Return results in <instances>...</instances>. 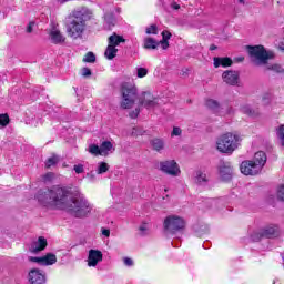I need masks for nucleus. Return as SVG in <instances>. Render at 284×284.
<instances>
[{
  "instance_id": "1",
  "label": "nucleus",
  "mask_w": 284,
  "mask_h": 284,
  "mask_svg": "<svg viewBox=\"0 0 284 284\" xmlns=\"http://www.w3.org/2000/svg\"><path fill=\"white\" fill-rule=\"evenodd\" d=\"M37 201L44 207L68 210L75 219H84L92 212V204L81 193L72 194L68 187L54 185L51 189H40Z\"/></svg>"
},
{
  "instance_id": "2",
  "label": "nucleus",
  "mask_w": 284,
  "mask_h": 284,
  "mask_svg": "<svg viewBox=\"0 0 284 284\" xmlns=\"http://www.w3.org/2000/svg\"><path fill=\"white\" fill-rule=\"evenodd\" d=\"M241 136L234 133H226L217 139L216 145L219 152H223L224 154H232V152L239 148Z\"/></svg>"
},
{
  "instance_id": "3",
  "label": "nucleus",
  "mask_w": 284,
  "mask_h": 284,
  "mask_svg": "<svg viewBox=\"0 0 284 284\" xmlns=\"http://www.w3.org/2000/svg\"><path fill=\"white\" fill-rule=\"evenodd\" d=\"M247 52L251 57V61L255 65H265L270 59L274 58V53L267 52L263 45H248Z\"/></svg>"
},
{
  "instance_id": "4",
  "label": "nucleus",
  "mask_w": 284,
  "mask_h": 284,
  "mask_svg": "<svg viewBox=\"0 0 284 284\" xmlns=\"http://www.w3.org/2000/svg\"><path fill=\"white\" fill-rule=\"evenodd\" d=\"M121 94H122L121 108H123L124 110H130V108L134 105V102L138 99L136 87L131 83L123 82L121 84Z\"/></svg>"
},
{
  "instance_id": "5",
  "label": "nucleus",
  "mask_w": 284,
  "mask_h": 284,
  "mask_svg": "<svg viewBox=\"0 0 284 284\" xmlns=\"http://www.w3.org/2000/svg\"><path fill=\"white\" fill-rule=\"evenodd\" d=\"M163 227L165 234L174 235L185 227V220L179 215H169L164 219Z\"/></svg>"
},
{
  "instance_id": "6",
  "label": "nucleus",
  "mask_w": 284,
  "mask_h": 284,
  "mask_svg": "<svg viewBox=\"0 0 284 284\" xmlns=\"http://www.w3.org/2000/svg\"><path fill=\"white\" fill-rule=\"evenodd\" d=\"M120 43H125L124 37H110L109 38V44L106 47V50L104 52V57L109 59V61H112L116 57V53L119 52V49L116 45Z\"/></svg>"
},
{
  "instance_id": "7",
  "label": "nucleus",
  "mask_w": 284,
  "mask_h": 284,
  "mask_svg": "<svg viewBox=\"0 0 284 284\" xmlns=\"http://www.w3.org/2000/svg\"><path fill=\"white\" fill-rule=\"evenodd\" d=\"M142 97L143 99L139 100L140 105H143L146 110H156L159 108L161 99L150 92H143Z\"/></svg>"
},
{
  "instance_id": "8",
  "label": "nucleus",
  "mask_w": 284,
  "mask_h": 284,
  "mask_svg": "<svg viewBox=\"0 0 284 284\" xmlns=\"http://www.w3.org/2000/svg\"><path fill=\"white\" fill-rule=\"evenodd\" d=\"M67 32L69 37H81L83 32H85V23L79 22L77 19H72L68 24H67Z\"/></svg>"
},
{
  "instance_id": "9",
  "label": "nucleus",
  "mask_w": 284,
  "mask_h": 284,
  "mask_svg": "<svg viewBox=\"0 0 284 284\" xmlns=\"http://www.w3.org/2000/svg\"><path fill=\"white\" fill-rule=\"evenodd\" d=\"M160 170L170 176H179L181 174V169L174 160L160 162Z\"/></svg>"
},
{
  "instance_id": "10",
  "label": "nucleus",
  "mask_w": 284,
  "mask_h": 284,
  "mask_svg": "<svg viewBox=\"0 0 284 284\" xmlns=\"http://www.w3.org/2000/svg\"><path fill=\"white\" fill-rule=\"evenodd\" d=\"M240 170L245 176H254L261 172V165H256L252 160H246L241 163Z\"/></svg>"
},
{
  "instance_id": "11",
  "label": "nucleus",
  "mask_w": 284,
  "mask_h": 284,
  "mask_svg": "<svg viewBox=\"0 0 284 284\" xmlns=\"http://www.w3.org/2000/svg\"><path fill=\"white\" fill-rule=\"evenodd\" d=\"M219 172L222 181H232V176L234 174V168H232V162L221 160L219 164Z\"/></svg>"
},
{
  "instance_id": "12",
  "label": "nucleus",
  "mask_w": 284,
  "mask_h": 284,
  "mask_svg": "<svg viewBox=\"0 0 284 284\" xmlns=\"http://www.w3.org/2000/svg\"><path fill=\"white\" fill-rule=\"evenodd\" d=\"M94 17V13L89 8H81L72 12V18L75 19V21H79L80 23H85V21H90Z\"/></svg>"
},
{
  "instance_id": "13",
  "label": "nucleus",
  "mask_w": 284,
  "mask_h": 284,
  "mask_svg": "<svg viewBox=\"0 0 284 284\" xmlns=\"http://www.w3.org/2000/svg\"><path fill=\"white\" fill-rule=\"evenodd\" d=\"M28 281L30 284H45V273L39 268H32L29 272Z\"/></svg>"
},
{
  "instance_id": "14",
  "label": "nucleus",
  "mask_w": 284,
  "mask_h": 284,
  "mask_svg": "<svg viewBox=\"0 0 284 284\" xmlns=\"http://www.w3.org/2000/svg\"><path fill=\"white\" fill-rule=\"evenodd\" d=\"M101 261H103V253L99 250L91 248L89 251V256H88V266L97 267V265H99Z\"/></svg>"
},
{
  "instance_id": "15",
  "label": "nucleus",
  "mask_w": 284,
  "mask_h": 284,
  "mask_svg": "<svg viewBox=\"0 0 284 284\" xmlns=\"http://www.w3.org/2000/svg\"><path fill=\"white\" fill-rule=\"evenodd\" d=\"M31 263H38L39 265H54L57 263V255L48 253L42 257H30Z\"/></svg>"
},
{
  "instance_id": "16",
  "label": "nucleus",
  "mask_w": 284,
  "mask_h": 284,
  "mask_svg": "<svg viewBox=\"0 0 284 284\" xmlns=\"http://www.w3.org/2000/svg\"><path fill=\"white\" fill-rule=\"evenodd\" d=\"M239 72L236 71H224L222 73V79L227 85H237L239 84Z\"/></svg>"
},
{
  "instance_id": "17",
  "label": "nucleus",
  "mask_w": 284,
  "mask_h": 284,
  "mask_svg": "<svg viewBox=\"0 0 284 284\" xmlns=\"http://www.w3.org/2000/svg\"><path fill=\"white\" fill-rule=\"evenodd\" d=\"M261 230L262 234H264V239H275V236H278V225L271 224Z\"/></svg>"
},
{
  "instance_id": "18",
  "label": "nucleus",
  "mask_w": 284,
  "mask_h": 284,
  "mask_svg": "<svg viewBox=\"0 0 284 284\" xmlns=\"http://www.w3.org/2000/svg\"><path fill=\"white\" fill-rule=\"evenodd\" d=\"M48 247V240L43 236H40L38 241L31 244V251L37 254V252H43Z\"/></svg>"
},
{
  "instance_id": "19",
  "label": "nucleus",
  "mask_w": 284,
  "mask_h": 284,
  "mask_svg": "<svg viewBox=\"0 0 284 284\" xmlns=\"http://www.w3.org/2000/svg\"><path fill=\"white\" fill-rule=\"evenodd\" d=\"M253 163L255 165H260V172L265 166V163H267V155L263 151H258L254 154Z\"/></svg>"
},
{
  "instance_id": "20",
  "label": "nucleus",
  "mask_w": 284,
  "mask_h": 284,
  "mask_svg": "<svg viewBox=\"0 0 284 284\" xmlns=\"http://www.w3.org/2000/svg\"><path fill=\"white\" fill-rule=\"evenodd\" d=\"M213 65L214 68H230V65H232V60L230 58L215 57L213 59Z\"/></svg>"
},
{
  "instance_id": "21",
  "label": "nucleus",
  "mask_w": 284,
  "mask_h": 284,
  "mask_svg": "<svg viewBox=\"0 0 284 284\" xmlns=\"http://www.w3.org/2000/svg\"><path fill=\"white\" fill-rule=\"evenodd\" d=\"M206 108L212 110L215 114H221V104L214 99H207L205 102Z\"/></svg>"
},
{
  "instance_id": "22",
  "label": "nucleus",
  "mask_w": 284,
  "mask_h": 284,
  "mask_svg": "<svg viewBox=\"0 0 284 284\" xmlns=\"http://www.w3.org/2000/svg\"><path fill=\"white\" fill-rule=\"evenodd\" d=\"M150 145L155 152H161L165 148V142L163 139L154 138L150 140Z\"/></svg>"
},
{
  "instance_id": "23",
  "label": "nucleus",
  "mask_w": 284,
  "mask_h": 284,
  "mask_svg": "<svg viewBox=\"0 0 284 284\" xmlns=\"http://www.w3.org/2000/svg\"><path fill=\"white\" fill-rule=\"evenodd\" d=\"M144 48L146 50H156L159 48V41L154 40V38H146L144 40Z\"/></svg>"
},
{
  "instance_id": "24",
  "label": "nucleus",
  "mask_w": 284,
  "mask_h": 284,
  "mask_svg": "<svg viewBox=\"0 0 284 284\" xmlns=\"http://www.w3.org/2000/svg\"><path fill=\"white\" fill-rule=\"evenodd\" d=\"M195 183L197 185H206L207 184V175L201 171L195 173Z\"/></svg>"
},
{
  "instance_id": "25",
  "label": "nucleus",
  "mask_w": 284,
  "mask_h": 284,
  "mask_svg": "<svg viewBox=\"0 0 284 284\" xmlns=\"http://www.w3.org/2000/svg\"><path fill=\"white\" fill-rule=\"evenodd\" d=\"M104 22L106 23V26H109V28L116 26V18L114 17V13L106 12L104 14Z\"/></svg>"
},
{
  "instance_id": "26",
  "label": "nucleus",
  "mask_w": 284,
  "mask_h": 284,
  "mask_svg": "<svg viewBox=\"0 0 284 284\" xmlns=\"http://www.w3.org/2000/svg\"><path fill=\"white\" fill-rule=\"evenodd\" d=\"M110 150H112V142L104 141V142L101 143L100 152L102 153V156L108 155V152H110Z\"/></svg>"
},
{
  "instance_id": "27",
  "label": "nucleus",
  "mask_w": 284,
  "mask_h": 284,
  "mask_svg": "<svg viewBox=\"0 0 284 284\" xmlns=\"http://www.w3.org/2000/svg\"><path fill=\"white\" fill-rule=\"evenodd\" d=\"M261 239H265V235L263 234V231L260 229L257 231H254L252 234H251V240L254 242V243H258V241H261Z\"/></svg>"
},
{
  "instance_id": "28",
  "label": "nucleus",
  "mask_w": 284,
  "mask_h": 284,
  "mask_svg": "<svg viewBox=\"0 0 284 284\" xmlns=\"http://www.w3.org/2000/svg\"><path fill=\"white\" fill-rule=\"evenodd\" d=\"M110 170V164L105 162H99L98 163V169H97V174H105Z\"/></svg>"
},
{
  "instance_id": "29",
  "label": "nucleus",
  "mask_w": 284,
  "mask_h": 284,
  "mask_svg": "<svg viewBox=\"0 0 284 284\" xmlns=\"http://www.w3.org/2000/svg\"><path fill=\"white\" fill-rule=\"evenodd\" d=\"M50 37H61V30H59V24L52 23L49 29Z\"/></svg>"
},
{
  "instance_id": "30",
  "label": "nucleus",
  "mask_w": 284,
  "mask_h": 284,
  "mask_svg": "<svg viewBox=\"0 0 284 284\" xmlns=\"http://www.w3.org/2000/svg\"><path fill=\"white\" fill-rule=\"evenodd\" d=\"M84 63H95L97 62V55L94 52L89 51L84 58H83Z\"/></svg>"
},
{
  "instance_id": "31",
  "label": "nucleus",
  "mask_w": 284,
  "mask_h": 284,
  "mask_svg": "<svg viewBox=\"0 0 284 284\" xmlns=\"http://www.w3.org/2000/svg\"><path fill=\"white\" fill-rule=\"evenodd\" d=\"M89 152L90 154H94L95 156H102V153H101V146L97 145V144H91L89 146Z\"/></svg>"
},
{
  "instance_id": "32",
  "label": "nucleus",
  "mask_w": 284,
  "mask_h": 284,
  "mask_svg": "<svg viewBox=\"0 0 284 284\" xmlns=\"http://www.w3.org/2000/svg\"><path fill=\"white\" fill-rule=\"evenodd\" d=\"M59 163V155H52L45 162L47 168H52V165H57Z\"/></svg>"
},
{
  "instance_id": "33",
  "label": "nucleus",
  "mask_w": 284,
  "mask_h": 284,
  "mask_svg": "<svg viewBox=\"0 0 284 284\" xmlns=\"http://www.w3.org/2000/svg\"><path fill=\"white\" fill-rule=\"evenodd\" d=\"M49 39H50V43H54L55 45H61L65 43V38L63 37H51Z\"/></svg>"
},
{
  "instance_id": "34",
  "label": "nucleus",
  "mask_w": 284,
  "mask_h": 284,
  "mask_svg": "<svg viewBox=\"0 0 284 284\" xmlns=\"http://www.w3.org/2000/svg\"><path fill=\"white\" fill-rule=\"evenodd\" d=\"M241 112H243V114H247L248 116H254L255 114L254 110H252V108L247 104L241 108Z\"/></svg>"
},
{
  "instance_id": "35",
  "label": "nucleus",
  "mask_w": 284,
  "mask_h": 284,
  "mask_svg": "<svg viewBox=\"0 0 284 284\" xmlns=\"http://www.w3.org/2000/svg\"><path fill=\"white\" fill-rule=\"evenodd\" d=\"M37 28H38L37 21H34V20L30 21L27 26L28 34H32V32H34V30H37Z\"/></svg>"
},
{
  "instance_id": "36",
  "label": "nucleus",
  "mask_w": 284,
  "mask_h": 284,
  "mask_svg": "<svg viewBox=\"0 0 284 284\" xmlns=\"http://www.w3.org/2000/svg\"><path fill=\"white\" fill-rule=\"evenodd\" d=\"M159 45H161L162 50H168V48H170V37H163Z\"/></svg>"
},
{
  "instance_id": "37",
  "label": "nucleus",
  "mask_w": 284,
  "mask_h": 284,
  "mask_svg": "<svg viewBox=\"0 0 284 284\" xmlns=\"http://www.w3.org/2000/svg\"><path fill=\"white\" fill-rule=\"evenodd\" d=\"M272 103V93H264L262 98V105H270Z\"/></svg>"
},
{
  "instance_id": "38",
  "label": "nucleus",
  "mask_w": 284,
  "mask_h": 284,
  "mask_svg": "<svg viewBox=\"0 0 284 284\" xmlns=\"http://www.w3.org/2000/svg\"><path fill=\"white\" fill-rule=\"evenodd\" d=\"M8 123H10V116H8V114H0V125L6 128Z\"/></svg>"
},
{
  "instance_id": "39",
  "label": "nucleus",
  "mask_w": 284,
  "mask_h": 284,
  "mask_svg": "<svg viewBox=\"0 0 284 284\" xmlns=\"http://www.w3.org/2000/svg\"><path fill=\"white\" fill-rule=\"evenodd\" d=\"M146 34H159V28L155 24H151L146 28Z\"/></svg>"
},
{
  "instance_id": "40",
  "label": "nucleus",
  "mask_w": 284,
  "mask_h": 284,
  "mask_svg": "<svg viewBox=\"0 0 284 284\" xmlns=\"http://www.w3.org/2000/svg\"><path fill=\"white\" fill-rule=\"evenodd\" d=\"M136 74L139 79H143V77H148V69L146 68H138Z\"/></svg>"
},
{
  "instance_id": "41",
  "label": "nucleus",
  "mask_w": 284,
  "mask_h": 284,
  "mask_svg": "<svg viewBox=\"0 0 284 284\" xmlns=\"http://www.w3.org/2000/svg\"><path fill=\"white\" fill-rule=\"evenodd\" d=\"M277 136H278V139L282 141V145H284V124H282V125L277 129Z\"/></svg>"
},
{
  "instance_id": "42",
  "label": "nucleus",
  "mask_w": 284,
  "mask_h": 284,
  "mask_svg": "<svg viewBox=\"0 0 284 284\" xmlns=\"http://www.w3.org/2000/svg\"><path fill=\"white\" fill-rule=\"evenodd\" d=\"M73 170H74L75 174H83L85 172L83 164H75L73 166Z\"/></svg>"
},
{
  "instance_id": "43",
  "label": "nucleus",
  "mask_w": 284,
  "mask_h": 284,
  "mask_svg": "<svg viewBox=\"0 0 284 284\" xmlns=\"http://www.w3.org/2000/svg\"><path fill=\"white\" fill-rule=\"evenodd\" d=\"M145 134V131L141 128H133L132 135L133 136H143Z\"/></svg>"
},
{
  "instance_id": "44",
  "label": "nucleus",
  "mask_w": 284,
  "mask_h": 284,
  "mask_svg": "<svg viewBox=\"0 0 284 284\" xmlns=\"http://www.w3.org/2000/svg\"><path fill=\"white\" fill-rule=\"evenodd\" d=\"M267 70H273V72L281 73V72H283V67L278 65V64H273V65L267 67Z\"/></svg>"
},
{
  "instance_id": "45",
  "label": "nucleus",
  "mask_w": 284,
  "mask_h": 284,
  "mask_svg": "<svg viewBox=\"0 0 284 284\" xmlns=\"http://www.w3.org/2000/svg\"><path fill=\"white\" fill-rule=\"evenodd\" d=\"M52 179H54V173H52V172L45 173L42 178L44 183H50V181H52Z\"/></svg>"
},
{
  "instance_id": "46",
  "label": "nucleus",
  "mask_w": 284,
  "mask_h": 284,
  "mask_svg": "<svg viewBox=\"0 0 284 284\" xmlns=\"http://www.w3.org/2000/svg\"><path fill=\"white\" fill-rule=\"evenodd\" d=\"M277 199H278V201L284 202V184L282 186H280L277 190Z\"/></svg>"
},
{
  "instance_id": "47",
  "label": "nucleus",
  "mask_w": 284,
  "mask_h": 284,
  "mask_svg": "<svg viewBox=\"0 0 284 284\" xmlns=\"http://www.w3.org/2000/svg\"><path fill=\"white\" fill-rule=\"evenodd\" d=\"M181 133H182L181 128L174 126L171 133V136H181Z\"/></svg>"
},
{
  "instance_id": "48",
  "label": "nucleus",
  "mask_w": 284,
  "mask_h": 284,
  "mask_svg": "<svg viewBox=\"0 0 284 284\" xmlns=\"http://www.w3.org/2000/svg\"><path fill=\"white\" fill-rule=\"evenodd\" d=\"M82 77H92V70H90V68L84 67L82 69Z\"/></svg>"
},
{
  "instance_id": "49",
  "label": "nucleus",
  "mask_w": 284,
  "mask_h": 284,
  "mask_svg": "<svg viewBox=\"0 0 284 284\" xmlns=\"http://www.w3.org/2000/svg\"><path fill=\"white\" fill-rule=\"evenodd\" d=\"M123 263L126 265V267H132V265H134V261H132L130 257H124Z\"/></svg>"
},
{
  "instance_id": "50",
  "label": "nucleus",
  "mask_w": 284,
  "mask_h": 284,
  "mask_svg": "<svg viewBox=\"0 0 284 284\" xmlns=\"http://www.w3.org/2000/svg\"><path fill=\"white\" fill-rule=\"evenodd\" d=\"M141 111L139 110V109H135V110H133L131 113H130V118L131 119H136L138 116H139V113H140Z\"/></svg>"
},
{
  "instance_id": "51",
  "label": "nucleus",
  "mask_w": 284,
  "mask_h": 284,
  "mask_svg": "<svg viewBox=\"0 0 284 284\" xmlns=\"http://www.w3.org/2000/svg\"><path fill=\"white\" fill-rule=\"evenodd\" d=\"M139 230L142 234H145V232H148V224L140 225Z\"/></svg>"
},
{
  "instance_id": "52",
  "label": "nucleus",
  "mask_w": 284,
  "mask_h": 284,
  "mask_svg": "<svg viewBox=\"0 0 284 284\" xmlns=\"http://www.w3.org/2000/svg\"><path fill=\"white\" fill-rule=\"evenodd\" d=\"M102 234H103V236H106V239L110 237V230L102 227Z\"/></svg>"
},
{
  "instance_id": "53",
  "label": "nucleus",
  "mask_w": 284,
  "mask_h": 284,
  "mask_svg": "<svg viewBox=\"0 0 284 284\" xmlns=\"http://www.w3.org/2000/svg\"><path fill=\"white\" fill-rule=\"evenodd\" d=\"M278 50H281L282 52L284 51V38H282V41H280L278 43Z\"/></svg>"
},
{
  "instance_id": "54",
  "label": "nucleus",
  "mask_w": 284,
  "mask_h": 284,
  "mask_svg": "<svg viewBox=\"0 0 284 284\" xmlns=\"http://www.w3.org/2000/svg\"><path fill=\"white\" fill-rule=\"evenodd\" d=\"M161 37H172L170 31H162Z\"/></svg>"
},
{
  "instance_id": "55",
  "label": "nucleus",
  "mask_w": 284,
  "mask_h": 284,
  "mask_svg": "<svg viewBox=\"0 0 284 284\" xmlns=\"http://www.w3.org/2000/svg\"><path fill=\"white\" fill-rule=\"evenodd\" d=\"M216 48H217V47H216L215 44H211V45H210L211 52H213V50H216Z\"/></svg>"
},
{
  "instance_id": "56",
  "label": "nucleus",
  "mask_w": 284,
  "mask_h": 284,
  "mask_svg": "<svg viewBox=\"0 0 284 284\" xmlns=\"http://www.w3.org/2000/svg\"><path fill=\"white\" fill-rule=\"evenodd\" d=\"M115 12H118V14H121V7H116Z\"/></svg>"
},
{
  "instance_id": "57",
  "label": "nucleus",
  "mask_w": 284,
  "mask_h": 284,
  "mask_svg": "<svg viewBox=\"0 0 284 284\" xmlns=\"http://www.w3.org/2000/svg\"><path fill=\"white\" fill-rule=\"evenodd\" d=\"M67 1H70V0H58L59 3H65Z\"/></svg>"
},
{
  "instance_id": "58",
  "label": "nucleus",
  "mask_w": 284,
  "mask_h": 284,
  "mask_svg": "<svg viewBox=\"0 0 284 284\" xmlns=\"http://www.w3.org/2000/svg\"><path fill=\"white\" fill-rule=\"evenodd\" d=\"M111 37H119V34H116V33H113Z\"/></svg>"
}]
</instances>
